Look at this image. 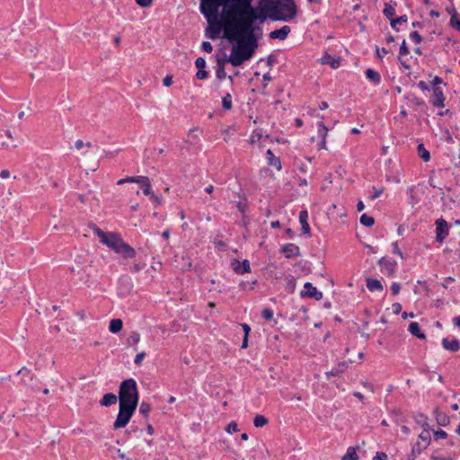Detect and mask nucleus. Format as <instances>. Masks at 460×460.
I'll return each instance as SVG.
<instances>
[{"instance_id":"36","label":"nucleus","mask_w":460,"mask_h":460,"mask_svg":"<svg viewBox=\"0 0 460 460\" xmlns=\"http://www.w3.org/2000/svg\"><path fill=\"white\" fill-rule=\"evenodd\" d=\"M140 180V176H127L126 178L120 179L118 181V185H122L124 183H138Z\"/></svg>"},{"instance_id":"22","label":"nucleus","mask_w":460,"mask_h":460,"mask_svg":"<svg viewBox=\"0 0 460 460\" xmlns=\"http://www.w3.org/2000/svg\"><path fill=\"white\" fill-rule=\"evenodd\" d=\"M118 399L119 398L117 397L116 394H114L112 393H108L103 395V397L100 401V404L102 406L109 407V406L115 404L117 402Z\"/></svg>"},{"instance_id":"20","label":"nucleus","mask_w":460,"mask_h":460,"mask_svg":"<svg viewBox=\"0 0 460 460\" xmlns=\"http://www.w3.org/2000/svg\"><path fill=\"white\" fill-rule=\"evenodd\" d=\"M366 286H367V289L371 292L383 291V285H382L381 281L376 279L367 278L366 279Z\"/></svg>"},{"instance_id":"48","label":"nucleus","mask_w":460,"mask_h":460,"mask_svg":"<svg viewBox=\"0 0 460 460\" xmlns=\"http://www.w3.org/2000/svg\"><path fill=\"white\" fill-rule=\"evenodd\" d=\"M442 133H443V137L446 140V142L453 143V141H454L453 137L447 128H443Z\"/></svg>"},{"instance_id":"54","label":"nucleus","mask_w":460,"mask_h":460,"mask_svg":"<svg viewBox=\"0 0 460 460\" xmlns=\"http://www.w3.org/2000/svg\"><path fill=\"white\" fill-rule=\"evenodd\" d=\"M391 290L393 295H397L401 290V285L398 282L392 283Z\"/></svg>"},{"instance_id":"4","label":"nucleus","mask_w":460,"mask_h":460,"mask_svg":"<svg viewBox=\"0 0 460 460\" xmlns=\"http://www.w3.org/2000/svg\"><path fill=\"white\" fill-rule=\"evenodd\" d=\"M237 46L232 48L231 55L223 58V62L231 63L234 66H241L244 61L249 60L258 48V41L239 38Z\"/></svg>"},{"instance_id":"17","label":"nucleus","mask_w":460,"mask_h":460,"mask_svg":"<svg viewBox=\"0 0 460 460\" xmlns=\"http://www.w3.org/2000/svg\"><path fill=\"white\" fill-rule=\"evenodd\" d=\"M308 220V213L306 210H301L299 213V222L301 224V230L304 234L311 236V230Z\"/></svg>"},{"instance_id":"23","label":"nucleus","mask_w":460,"mask_h":460,"mask_svg":"<svg viewBox=\"0 0 460 460\" xmlns=\"http://www.w3.org/2000/svg\"><path fill=\"white\" fill-rule=\"evenodd\" d=\"M320 60L322 64H328L332 68H338L340 66V58H334L327 52Z\"/></svg>"},{"instance_id":"11","label":"nucleus","mask_w":460,"mask_h":460,"mask_svg":"<svg viewBox=\"0 0 460 460\" xmlns=\"http://www.w3.org/2000/svg\"><path fill=\"white\" fill-rule=\"evenodd\" d=\"M305 290L301 291L300 295L302 297H311L315 300H321L323 298V293L318 291L315 287L312 285L310 282H306L304 285Z\"/></svg>"},{"instance_id":"10","label":"nucleus","mask_w":460,"mask_h":460,"mask_svg":"<svg viewBox=\"0 0 460 460\" xmlns=\"http://www.w3.org/2000/svg\"><path fill=\"white\" fill-rule=\"evenodd\" d=\"M378 265L387 276H393L395 272L397 262L394 260L383 257L378 261Z\"/></svg>"},{"instance_id":"35","label":"nucleus","mask_w":460,"mask_h":460,"mask_svg":"<svg viewBox=\"0 0 460 460\" xmlns=\"http://www.w3.org/2000/svg\"><path fill=\"white\" fill-rule=\"evenodd\" d=\"M359 221L363 226H366L368 227L372 226L375 224L374 217L371 216H368L367 214L361 215Z\"/></svg>"},{"instance_id":"50","label":"nucleus","mask_w":460,"mask_h":460,"mask_svg":"<svg viewBox=\"0 0 460 460\" xmlns=\"http://www.w3.org/2000/svg\"><path fill=\"white\" fill-rule=\"evenodd\" d=\"M373 189H374V193L369 196V199L371 200L377 199L384 192V189H376L375 187Z\"/></svg>"},{"instance_id":"40","label":"nucleus","mask_w":460,"mask_h":460,"mask_svg":"<svg viewBox=\"0 0 460 460\" xmlns=\"http://www.w3.org/2000/svg\"><path fill=\"white\" fill-rule=\"evenodd\" d=\"M408 99L410 100L411 102H412L414 105H416L418 107H426L425 102L422 99L418 98L413 94H410L408 96Z\"/></svg>"},{"instance_id":"62","label":"nucleus","mask_w":460,"mask_h":460,"mask_svg":"<svg viewBox=\"0 0 460 460\" xmlns=\"http://www.w3.org/2000/svg\"><path fill=\"white\" fill-rule=\"evenodd\" d=\"M277 62V58L275 55H270L268 58H267V65L269 66H272L275 63Z\"/></svg>"},{"instance_id":"1","label":"nucleus","mask_w":460,"mask_h":460,"mask_svg":"<svg viewBox=\"0 0 460 460\" xmlns=\"http://www.w3.org/2000/svg\"><path fill=\"white\" fill-rule=\"evenodd\" d=\"M253 0H226L222 15L227 19L226 38H239L258 41L256 32H261V25L270 20L261 0L257 6L252 5Z\"/></svg>"},{"instance_id":"42","label":"nucleus","mask_w":460,"mask_h":460,"mask_svg":"<svg viewBox=\"0 0 460 460\" xmlns=\"http://www.w3.org/2000/svg\"><path fill=\"white\" fill-rule=\"evenodd\" d=\"M407 20H408V19H407V16H406V15H402V16H400V17H398V18H396V19H394V18H393V19L391 20V26H392L394 30L398 31V29L396 28V25H397V24H402V23H403V22H407Z\"/></svg>"},{"instance_id":"15","label":"nucleus","mask_w":460,"mask_h":460,"mask_svg":"<svg viewBox=\"0 0 460 460\" xmlns=\"http://www.w3.org/2000/svg\"><path fill=\"white\" fill-rule=\"evenodd\" d=\"M281 252H283L288 259L300 255L299 247L294 243H287L283 245Z\"/></svg>"},{"instance_id":"61","label":"nucleus","mask_w":460,"mask_h":460,"mask_svg":"<svg viewBox=\"0 0 460 460\" xmlns=\"http://www.w3.org/2000/svg\"><path fill=\"white\" fill-rule=\"evenodd\" d=\"M387 455L384 452H377L376 455L373 457V460H386Z\"/></svg>"},{"instance_id":"41","label":"nucleus","mask_w":460,"mask_h":460,"mask_svg":"<svg viewBox=\"0 0 460 460\" xmlns=\"http://www.w3.org/2000/svg\"><path fill=\"white\" fill-rule=\"evenodd\" d=\"M222 105L225 110L232 109V97L230 93H226L222 99Z\"/></svg>"},{"instance_id":"38","label":"nucleus","mask_w":460,"mask_h":460,"mask_svg":"<svg viewBox=\"0 0 460 460\" xmlns=\"http://www.w3.org/2000/svg\"><path fill=\"white\" fill-rule=\"evenodd\" d=\"M151 411V406L146 402H142L139 406V413L142 414L145 418L148 417V413Z\"/></svg>"},{"instance_id":"39","label":"nucleus","mask_w":460,"mask_h":460,"mask_svg":"<svg viewBox=\"0 0 460 460\" xmlns=\"http://www.w3.org/2000/svg\"><path fill=\"white\" fill-rule=\"evenodd\" d=\"M358 456L353 447H349L347 454L342 456L341 460H358Z\"/></svg>"},{"instance_id":"6","label":"nucleus","mask_w":460,"mask_h":460,"mask_svg":"<svg viewBox=\"0 0 460 460\" xmlns=\"http://www.w3.org/2000/svg\"><path fill=\"white\" fill-rule=\"evenodd\" d=\"M102 243L106 244L126 259H132L136 256L135 250L126 243L118 234L108 233V235L103 240Z\"/></svg>"},{"instance_id":"12","label":"nucleus","mask_w":460,"mask_h":460,"mask_svg":"<svg viewBox=\"0 0 460 460\" xmlns=\"http://www.w3.org/2000/svg\"><path fill=\"white\" fill-rule=\"evenodd\" d=\"M435 107H444L445 95L440 86L432 87V96L429 101Z\"/></svg>"},{"instance_id":"21","label":"nucleus","mask_w":460,"mask_h":460,"mask_svg":"<svg viewBox=\"0 0 460 460\" xmlns=\"http://www.w3.org/2000/svg\"><path fill=\"white\" fill-rule=\"evenodd\" d=\"M266 157L268 160V164L270 166L275 167L278 171L281 170V162L280 158L274 155L273 152L270 149H268L266 152Z\"/></svg>"},{"instance_id":"32","label":"nucleus","mask_w":460,"mask_h":460,"mask_svg":"<svg viewBox=\"0 0 460 460\" xmlns=\"http://www.w3.org/2000/svg\"><path fill=\"white\" fill-rule=\"evenodd\" d=\"M140 341V334L138 332H133L128 338L127 339V344L128 346H135Z\"/></svg>"},{"instance_id":"59","label":"nucleus","mask_w":460,"mask_h":460,"mask_svg":"<svg viewBox=\"0 0 460 460\" xmlns=\"http://www.w3.org/2000/svg\"><path fill=\"white\" fill-rule=\"evenodd\" d=\"M163 84H164V86H166V87L171 86V85H172V75H166V76L164 78V80H163Z\"/></svg>"},{"instance_id":"45","label":"nucleus","mask_w":460,"mask_h":460,"mask_svg":"<svg viewBox=\"0 0 460 460\" xmlns=\"http://www.w3.org/2000/svg\"><path fill=\"white\" fill-rule=\"evenodd\" d=\"M433 436L435 440L444 439L447 437V433L443 429H438L434 431Z\"/></svg>"},{"instance_id":"3","label":"nucleus","mask_w":460,"mask_h":460,"mask_svg":"<svg viewBox=\"0 0 460 460\" xmlns=\"http://www.w3.org/2000/svg\"><path fill=\"white\" fill-rule=\"evenodd\" d=\"M266 14L271 21L289 22L297 14L294 0H261Z\"/></svg>"},{"instance_id":"18","label":"nucleus","mask_w":460,"mask_h":460,"mask_svg":"<svg viewBox=\"0 0 460 460\" xmlns=\"http://www.w3.org/2000/svg\"><path fill=\"white\" fill-rule=\"evenodd\" d=\"M442 346L447 350H449L451 352H456L460 348V342L456 339L449 341L448 338H443L442 339Z\"/></svg>"},{"instance_id":"55","label":"nucleus","mask_w":460,"mask_h":460,"mask_svg":"<svg viewBox=\"0 0 460 460\" xmlns=\"http://www.w3.org/2000/svg\"><path fill=\"white\" fill-rule=\"evenodd\" d=\"M226 431L228 433L236 432L237 431V424L234 421L230 422L227 425Z\"/></svg>"},{"instance_id":"63","label":"nucleus","mask_w":460,"mask_h":460,"mask_svg":"<svg viewBox=\"0 0 460 460\" xmlns=\"http://www.w3.org/2000/svg\"><path fill=\"white\" fill-rule=\"evenodd\" d=\"M145 267V264L142 263H136L131 268L130 270L132 272H138Z\"/></svg>"},{"instance_id":"37","label":"nucleus","mask_w":460,"mask_h":460,"mask_svg":"<svg viewBox=\"0 0 460 460\" xmlns=\"http://www.w3.org/2000/svg\"><path fill=\"white\" fill-rule=\"evenodd\" d=\"M450 25L457 31H460V18L458 17L456 10H453V13L450 18Z\"/></svg>"},{"instance_id":"28","label":"nucleus","mask_w":460,"mask_h":460,"mask_svg":"<svg viewBox=\"0 0 460 460\" xmlns=\"http://www.w3.org/2000/svg\"><path fill=\"white\" fill-rule=\"evenodd\" d=\"M225 63L223 62V59L217 58V67L216 71L217 77L219 80H223L226 77V73L225 71Z\"/></svg>"},{"instance_id":"44","label":"nucleus","mask_w":460,"mask_h":460,"mask_svg":"<svg viewBox=\"0 0 460 460\" xmlns=\"http://www.w3.org/2000/svg\"><path fill=\"white\" fill-rule=\"evenodd\" d=\"M410 39L416 44H419L422 41V37L418 31H411L410 33Z\"/></svg>"},{"instance_id":"43","label":"nucleus","mask_w":460,"mask_h":460,"mask_svg":"<svg viewBox=\"0 0 460 460\" xmlns=\"http://www.w3.org/2000/svg\"><path fill=\"white\" fill-rule=\"evenodd\" d=\"M409 54V49L406 45V42L405 40L402 41L401 47H400V50H399V60H401V58L403 57V56H406Z\"/></svg>"},{"instance_id":"34","label":"nucleus","mask_w":460,"mask_h":460,"mask_svg":"<svg viewBox=\"0 0 460 460\" xmlns=\"http://www.w3.org/2000/svg\"><path fill=\"white\" fill-rule=\"evenodd\" d=\"M383 13H384V15L390 20H392L393 17L395 15L394 7L393 5H391L390 4H385Z\"/></svg>"},{"instance_id":"60","label":"nucleus","mask_w":460,"mask_h":460,"mask_svg":"<svg viewBox=\"0 0 460 460\" xmlns=\"http://www.w3.org/2000/svg\"><path fill=\"white\" fill-rule=\"evenodd\" d=\"M392 308L394 314H399L402 311V305L400 303H394Z\"/></svg>"},{"instance_id":"33","label":"nucleus","mask_w":460,"mask_h":460,"mask_svg":"<svg viewBox=\"0 0 460 460\" xmlns=\"http://www.w3.org/2000/svg\"><path fill=\"white\" fill-rule=\"evenodd\" d=\"M345 367L346 364L343 362L340 364L339 367L332 369L331 371L327 372L326 375L327 376H338L344 372Z\"/></svg>"},{"instance_id":"9","label":"nucleus","mask_w":460,"mask_h":460,"mask_svg":"<svg viewBox=\"0 0 460 460\" xmlns=\"http://www.w3.org/2000/svg\"><path fill=\"white\" fill-rule=\"evenodd\" d=\"M436 241L442 243L449 233L447 222L440 217L436 220Z\"/></svg>"},{"instance_id":"27","label":"nucleus","mask_w":460,"mask_h":460,"mask_svg":"<svg viewBox=\"0 0 460 460\" xmlns=\"http://www.w3.org/2000/svg\"><path fill=\"white\" fill-rule=\"evenodd\" d=\"M366 76L369 81H371L375 84H378L381 82V76L379 73L371 68L367 69Z\"/></svg>"},{"instance_id":"46","label":"nucleus","mask_w":460,"mask_h":460,"mask_svg":"<svg viewBox=\"0 0 460 460\" xmlns=\"http://www.w3.org/2000/svg\"><path fill=\"white\" fill-rule=\"evenodd\" d=\"M318 134L322 137V139L326 138L328 128L323 125V123L318 124Z\"/></svg>"},{"instance_id":"47","label":"nucleus","mask_w":460,"mask_h":460,"mask_svg":"<svg viewBox=\"0 0 460 460\" xmlns=\"http://www.w3.org/2000/svg\"><path fill=\"white\" fill-rule=\"evenodd\" d=\"M261 316L265 320L270 321L273 318V311L270 308H264L261 312Z\"/></svg>"},{"instance_id":"7","label":"nucleus","mask_w":460,"mask_h":460,"mask_svg":"<svg viewBox=\"0 0 460 460\" xmlns=\"http://www.w3.org/2000/svg\"><path fill=\"white\" fill-rule=\"evenodd\" d=\"M137 407L130 405L119 404V413L116 420L113 423V429H119L124 428L129 422L132 415L134 414Z\"/></svg>"},{"instance_id":"58","label":"nucleus","mask_w":460,"mask_h":460,"mask_svg":"<svg viewBox=\"0 0 460 460\" xmlns=\"http://www.w3.org/2000/svg\"><path fill=\"white\" fill-rule=\"evenodd\" d=\"M376 51L377 58L379 59L383 58V56L381 54L388 53V50L385 48L379 49L377 46L376 47Z\"/></svg>"},{"instance_id":"8","label":"nucleus","mask_w":460,"mask_h":460,"mask_svg":"<svg viewBox=\"0 0 460 460\" xmlns=\"http://www.w3.org/2000/svg\"><path fill=\"white\" fill-rule=\"evenodd\" d=\"M419 439L422 442L418 441L412 447L411 454L407 456V460H415L416 456L426 449L430 444V434L429 431L424 429L420 435Z\"/></svg>"},{"instance_id":"31","label":"nucleus","mask_w":460,"mask_h":460,"mask_svg":"<svg viewBox=\"0 0 460 460\" xmlns=\"http://www.w3.org/2000/svg\"><path fill=\"white\" fill-rule=\"evenodd\" d=\"M269 422L268 419L263 415H256L253 419V425L256 428H262Z\"/></svg>"},{"instance_id":"30","label":"nucleus","mask_w":460,"mask_h":460,"mask_svg":"<svg viewBox=\"0 0 460 460\" xmlns=\"http://www.w3.org/2000/svg\"><path fill=\"white\" fill-rule=\"evenodd\" d=\"M17 375L22 376V383L27 385V381L25 377H28L29 380H33V375H31V370L28 369L26 367H22L18 372Z\"/></svg>"},{"instance_id":"16","label":"nucleus","mask_w":460,"mask_h":460,"mask_svg":"<svg viewBox=\"0 0 460 460\" xmlns=\"http://www.w3.org/2000/svg\"><path fill=\"white\" fill-rule=\"evenodd\" d=\"M195 65H196V67L198 68L196 77L199 80L206 79L208 75V72L207 70H205L206 60L203 58H198L195 61Z\"/></svg>"},{"instance_id":"25","label":"nucleus","mask_w":460,"mask_h":460,"mask_svg":"<svg viewBox=\"0 0 460 460\" xmlns=\"http://www.w3.org/2000/svg\"><path fill=\"white\" fill-rule=\"evenodd\" d=\"M434 413L437 423L439 426H447L449 423V417L446 413L439 411L438 410H436Z\"/></svg>"},{"instance_id":"13","label":"nucleus","mask_w":460,"mask_h":460,"mask_svg":"<svg viewBox=\"0 0 460 460\" xmlns=\"http://www.w3.org/2000/svg\"><path fill=\"white\" fill-rule=\"evenodd\" d=\"M233 270L237 274H244L251 271L250 261L248 260H243V261H239L238 260H233L232 261Z\"/></svg>"},{"instance_id":"53","label":"nucleus","mask_w":460,"mask_h":460,"mask_svg":"<svg viewBox=\"0 0 460 460\" xmlns=\"http://www.w3.org/2000/svg\"><path fill=\"white\" fill-rule=\"evenodd\" d=\"M201 49L203 51L208 52V53H210L213 50V47H212L211 43L208 41H204L201 45Z\"/></svg>"},{"instance_id":"5","label":"nucleus","mask_w":460,"mask_h":460,"mask_svg":"<svg viewBox=\"0 0 460 460\" xmlns=\"http://www.w3.org/2000/svg\"><path fill=\"white\" fill-rule=\"evenodd\" d=\"M118 398L119 404L137 407L139 394L135 379L128 378L120 383Z\"/></svg>"},{"instance_id":"14","label":"nucleus","mask_w":460,"mask_h":460,"mask_svg":"<svg viewBox=\"0 0 460 460\" xmlns=\"http://www.w3.org/2000/svg\"><path fill=\"white\" fill-rule=\"evenodd\" d=\"M290 31H291L290 27L288 25H284L279 30L270 31L269 34V37L271 40H284L288 38Z\"/></svg>"},{"instance_id":"52","label":"nucleus","mask_w":460,"mask_h":460,"mask_svg":"<svg viewBox=\"0 0 460 460\" xmlns=\"http://www.w3.org/2000/svg\"><path fill=\"white\" fill-rule=\"evenodd\" d=\"M145 357H146V353L144 351L137 353L135 357L134 363L136 365H140Z\"/></svg>"},{"instance_id":"56","label":"nucleus","mask_w":460,"mask_h":460,"mask_svg":"<svg viewBox=\"0 0 460 460\" xmlns=\"http://www.w3.org/2000/svg\"><path fill=\"white\" fill-rule=\"evenodd\" d=\"M427 417L423 414H420L417 419H416V421L417 423H419L420 425L421 426H426L427 425Z\"/></svg>"},{"instance_id":"24","label":"nucleus","mask_w":460,"mask_h":460,"mask_svg":"<svg viewBox=\"0 0 460 460\" xmlns=\"http://www.w3.org/2000/svg\"><path fill=\"white\" fill-rule=\"evenodd\" d=\"M409 332L411 333V335L419 338V339H425L426 336L423 332H420V325L417 322H411L409 324L408 328Z\"/></svg>"},{"instance_id":"2","label":"nucleus","mask_w":460,"mask_h":460,"mask_svg":"<svg viewBox=\"0 0 460 460\" xmlns=\"http://www.w3.org/2000/svg\"><path fill=\"white\" fill-rule=\"evenodd\" d=\"M226 0H200L199 11L208 22L206 37L216 40L223 29L227 27V19L222 13Z\"/></svg>"},{"instance_id":"49","label":"nucleus","mask_w":460,"mask_h":460,"mask_svg":"<svg viewBox=\"0 0 460 460\" xmlns=\"http://www.w3.org/2000/svg\"><path fill=\"white\" fill-rule=\"evenodd\" d=\"M93 230L94 233L100 237L101 242L103 243V240L107 237L108 233L103 232L97 226H95Z\"/></svg>"},{"instance_id":"26","label":"nucleus","mask_w":460,"mask_h":460,"mask_svg":"<svg viewBox=\"0 0 460 460\" xmlns=\"http://www.w3.org/2000/svg\"><path fill=\"white\" fill-rule=\"evenodd\" d=\"M123 327V322L121 319H112L109 324V330L112 333H117L121 331Z\"/></svg>"},{"instance_id":"64","label":"nucleus","mask_w":460,"mask_h":460,"mask_svg":"<svg viewBox=\"0 0 460 460\" xmlns=\"http://www.w3.org/2000/svg\"><path fill=\"white\" fill-rule=\"evenodd\" d=\"M136 2L141 7H147L152 4V0H136Z\"/></svg>"},{"instance_id":"19","label":"nucleus","mask_w":460,"mask_h":460,"mask_svg":"<svg viewBox=\"0 0 460 460\" xmlns=\"http://www.w3.org/2000/svg\"><path fill=\"white\" fill-rule=\"evenodd\" d=\"M140 185V187L143 190V193L146 196H153V190L151 186V182L148 177L146 176H140L139 182L137 183Z\"/></svg>"},{"instance_id":"51","label":"nucleus","mask_w":460,"mask_h":460,"mask_svg":"<svg viewBox=\"0 0 460 460\" xmlns=\"http://www.w3.org/2000/svg\"><path fill=\"white\" fill-rule=\"evenodd\" d=\"M392 252L394 254H397L399 255L402 259L403 258V253L402 252V251L400 250L399 246H398V243L397 242H394L393 243V251Z\"/></svg>"},{"instance_id":"29","label":"nucleus","mask_w":460,"mask_h":460,"mask_svg":"<svg viewBox=\"0 0 460 460\" xmlns=\"http://www.w3.org/2000/svg\"><path fill=\"white\" fill-rule=\"evenodd\" d=\"M419 156L424 161L429 162L430 160V154L425 148L423 144H419L417 147Z\"/></svg>"},{"instance_id":"57","label":"nucleus","mask_w":460,"mask_h":460,"mask_svg":"<svg viewBox=\"0 0 460 460\" xmlns=\"http://www.w3.org/2000/svg\"><path fill=\"white\" fill-rule=\"evenodd\" d=\"M417 85L423 92H425V91L429 92L431 90L430 87L424 81H420Z\"/></svg>"}]
</instances>
